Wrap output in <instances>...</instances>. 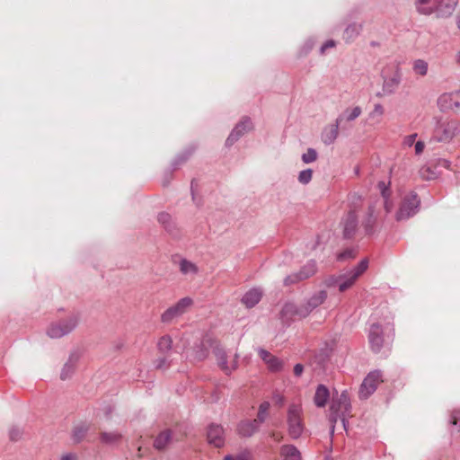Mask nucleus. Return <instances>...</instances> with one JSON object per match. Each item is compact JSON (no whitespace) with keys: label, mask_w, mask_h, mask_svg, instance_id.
<instances>
[{"label":"nucleus","mask_w":460,"mask_h":460,"mask_svg":"<svg viewBox=\"0 0 460 460\" xmlns=\"http://www.w3.org/2000/svg\"><path fill=\"white\" fill-rule=\"evenodd\" d=\"M432 137L437 142L449 143L460 134V123L447 117H434Z\"/></svg>","instance_id":"obj_1"},{"label":"nucleus","mask_w":460,"mask_h":460,"mask_svg":"<svg viewBox=\"0 0 460 460\" xmlns=\"http://www.w3.org/2000/svg\"><path fill=\"white\" fill-rule=\"evenodd\" d=\"M350 409V399L347 391H342V393L338 395L337 398L332 399L330 407V420L332 423V433L334 431V424L337 422L338 419H341L344 429H346L348 422L347 417L349 415Z\"/></svg>","instance_id":"obj_2"},{"label":"nucleus","mask_w":460,"mask_h":460,"mask_svg":"<svg viewBox=\"0 0 460 460\" xmlns=\"http://www.w3.org/2000/svg\"><path fill=\"white\" fill-rule=\"evenodd\" d=\"M287 425L288 435L296 439L301 437L305 429L303 409L300 404L291 403L287 411Z\"/></svg>","instance_id":"obj_3"},{"label":"nucleus","mask_w":460,"mask_h":460,"mask_svg":"<svg viewBox=\"0 0 460 460\" xmlns=\"http://www.w3.org/2000/svg\"><path fill=\"white\" fill-rule=\"evenodd\" d=\"M79 321L78 314L69 315L66 319L51 323L48 328L47 334L52 339H59L75 330Z\"/></svg>","instance_id":"obj_4"},{"label":"nucleus","mask_w":460,"mask_h":460,"mask_svg":"<svg viewBox=\"0 0 460 460\" xmlns=\"http://www.w3.org/2000/svg\"><path fill=\"white\" fill-rule=\"evenodd\" d=\"M367 268L368 261L364 259L350 270L340 274V284L338 290L342 293L351 288L355 285L358 279L367 270Z\"/></svg>","instance_id":"obj_5"},{"label":"nucleus","mask_w":460,"mask_h":460,"mask_svg":"<svg viewBox=\"0 0 460 460\" xmlns=\"http://www.w3.org/2000/svg\"><path fill=\"white\" fill-rule=\"evenodd\" d=\"M193 305V300L189 297L180 299L175 305L167 308L161 315V321L164 323H171L173 319L181 316Z\"/></svg>","instance_id":"obj_6"},{"label":"nucleus","mask_w":460,"mask_h":460,"mask_svg":"<svg viewBox=\"0 0 460 460\" xmlns=\"http://www.w3.org/2000/svg\"><path fill=\"white\" fill-rule=\"evenodd\" d=\"M383 84L382 92L377 93V96H389L394 94L399 88L402 82V72L398 66H394V70L392 75L388 76L382 72Z\"/></svg>","instance_id":"obj_7"},{"label":"nucleus","mask_w":460,"mask_h":460,"mask_svg":"<svg viewBox=\"0 0 460 460\" xmlns=\"http://www.w3.org/2000/svg\"><path fill=\"white\" fill-rule=\"evenodd\" d=\"M419 205L420 199L415 193L411 192L406 195L396 213V220L401 221L412 217L417 212Z\"/></svg>","instance_id":"obj_8"},{"label":"nucleus","mask_w":460,"mask_h":460,"mask_svg":"<svg viewBox=\"0 0 460 460\" xmlns=\"http://www.w3.org/2000/svg\"><path fill=\"white\" fill-rule=\"evenodd\" d=\"M383 381L382 375L379 371L370 372L363 380L358 396L360 399L368 398L377 388V385Z\"/></svg>","instance_id":"obj_9"},{"label":"nucleus","mask_w":460,"mask_h":460,"mask_svg":"<svg viewBox=\"0 0 460 460\" xmlns=\"http://www.w3.org/2000/svg\"><path fill=\"white\" fill-rule=\"evenodd\" d=\"M281 320L289 323L295 320H300L307 317V311L304 309L302 305H297L294 303H286L280 312Z\"/></svg>","instance_id":"obj_10"},{"label":"nucleus","mask_w":460,"mask_h":460,"mask_svg":"<svg viewBox=\"0 0 460 460\" xmlns=\"http://www.w3.org/2000/svg\"><path fill=\"white\" fill-rule=\"evenodd\" d=\"M315 272L316 264L314 261H310L306 264H305L298 272L287 276L284 279V285L290 286L296 284L300 281H303L312 277L313 275H314Z\"/></svg>","instance_id":"obj_11"},{"label":"nucleus","mask_w":460,"mask_h":460,"mask_svg":"<svg viewBox=\"0 0 460 460\" xmlns=\"http://www.w3.org/2000/svg\"><path fill=\"white\" fill-rule=\"evenodd\" d=\"M362 114L360 106H350L346 108L335 119L342 130L349 128L351 123Z\"/></svg>","instance_id":"obj_12"},{"label":"nucleus","mask_w":460,"mask_h":460,"mask_svg":"<svg viewBox=\"0 0 460 460\" xmlns=\"http://www.w3.org/2000/svg\"><path fill=\"white\" fill-rule=\"evenodd\" d=\"M252 128V120L249 118H243L242 120L234 127L230 133L226 143L227 146H232L242 136L249 132Z\"/></svg>","instance_id":"obj_13"},{"label":"nucleus","mask_w":460,"mask_h":460,"mask_svg":"<svg viewBox=\"0 0 460 460\" xmlns=\"http://www.w3.org/2000/svg\"><path fill=\"white\" fill-rule=\"evenodd\" d=\"M214 354L217 362L218 367L224 371L226 374H230L232 371L235 370L237 367V361L235 359H232L230 362L227 361V356L225 350L219 347L214 349Z\"/></svg>","instance_id":"obj_14"},{"label":"nucleus","mask_w":460,"mask_h":460,"mask_svg":"<svg viewBox=\"0 0 460 460\" xmlns=\"http://www.w3.org/2000/svg\"><path fill=\"white\" fill-rule=\"evenodd\" d=\"M328 294L325 290H319L314 292L312 296H310L302 306L304 309L307 311V316L318 306L323 305L324 301L327 299Z\"/></svg>","instance_id":"obj_15"},{"label":"nucleus","mask_w":460,"mask_h":460,"mask_svg":"<svg viewBox=\"0 0 460 460\" xmlns=\"http://www.w3.org/2000/svg\"><path fill=\"white\" fill-rule=\"evenodd\" d=\"M207 438L210 445L216 447H222L225 442V432L223 428L220 425L211 424L208 428Z\"/></svg>","instance_id":"obj_16"},{"label":"nucleus","mask_w":460,"mask_h":460,"mask_svg":"<svg viewBox=\"0 0 460 460\" xmlns=\"http://www.w3.org/2000/svg\"><path fill=\"white\" fill-rule=\"evenodd\" d=\"M382 334L381 326L378 323H373L369 330L368 340L371 349L376 352H378L383 347L384 339Z\"/></svg>","instance_id":"obj_17"},{"label":"nucleus","mask_w":460,"mask_h":460,"mask_svg":"<svg viewBox=\"0 0 460 460\" xmlns=\"http://www.w3.org/2000/svg\"><path fill=\"white\" fill-rule=\"evenodd\" d=\"M456 91L450 93H444L437 100L438 108L441 111H453L455 112Z\"/></svg>","instance_id":"obj_18"},{"label":"nucleus","mask_w":460,"mask_h":460,"mask_svg":"<svg viewBox=\"0 0 460 460\" xmlns=\"http://www.w3.org/2000/svg\"><path fill=\"white\" fill-rule=\"evenodd\" d=\"M458 0H439L435 8L438 17H448L455 11Z\"/></svg>","instance_id":"obj_19"},{"label":"nucleus","mask_w":460,"mask_h":460,"mask_svg":"<svg viewBox=\"0 0 460 460\" xmlns=\"http://www.w3.org/2000/svg\"><path fill=\"white\" fill-rule=\"evenodd\" d=\"M343 234L346 238H350L354 235L358 226V217L355 211H349L342 221Z\"/></svg>","instance_id":"obj_20"},{"label":"nucleus","mask_w":460,"mask_h":460,"mask_svg":"<svg viewBox=\"0 0 460 460\" xmlns=\"http://www.w3.org/2000/svg\"><path fill=\"white\" fill-rule=\"evenodd\" d=\"M340 128L341 126L336 120L334 123L326 126L321 135L322 141L327 146L334 143L339 136Z\"/></svg>","instance_id":"obj_21"},{"label":"nucleus","mask_w":460,"mask_h":460,"mask_svg":"<svg viewBox=\"0 0 460 460\" xmlns=\"http://www.w3.org/2000/svg\"><path fill=\"white\" fill-rule=\"evenodd\" d=\"M260 423L257 420H242L237 427V432L242 437H251L259 429Z\"/></svg>","instance_id":"obj_22"},{"label":"nucleus","mask_w":460,"mask_h":460,"mask_svg":"<svg viewBox=\"0 0 460 460\" xmlns=\"http://www.w3.org/2000/svg\"><path fill=\"white\" fill-rule=\"evenodd\" d=\"M258 353L270 371H279L281 368V361L278 358L271 355L269 351L265 350L264 349H259Z\"/></svg>","instance_id":"obj_23"},{"label":"nucleus","mask_w":460,"mask_h":460,"mask_svg":"<svg viewBox=\"0 0 460 460\" xmlns=\"http://www.w3.org/2000/svg\"><path fill=\"white\" fill-rule=\"evenodd\" d=\"M261 297L262 290L261 288H254L243 295L242 302L246 307L252 308L261 301Z\"/></svg>","instance_id":"obj_24"},{"label":"nucleus","mask_w":460,"mask_h":460,"mask_svg":"<svg viewBox=\"0 0 460 460\" xmlns=\"http://www.w3.org/2000/svg\"><path fill=\"white\" fill-rule=\"evenodd\" d=\"M178 268L180 272L186 277L194 278L199 273V267L191 261L184 258L178 261Z\"/></svg>","instance_id":"obj_25"},{"label":"nucleus","mask_w":460,"mask_h":460,"mask_svg":"<svg viewBox=\"0 0 460 460\" xmlns=\"http://www.w3.org/2000/svg\"><path fill=\"white\" fill-rule=\"evenodd\" d=\"M283 460H302L300 451L293 445H285L280 449Z\"/></svg>","instance_id":"obj_26"},{"label":"nucleus","mask_w":460,"mask_h":460,"mask_svg":"<svg viewBox=\"0 0 460 460\" xmlns=\"http://www.w3.org/2000/svg\"><path fill=\"white\" fill-rule=\"evenodd\" d=\"M362 30L361 23H351L344 30L343 40L346 42L353 41L359 34Z\"/></svg>","instance_id":"obj_27"},{"label":"nucleus","mask_w":460,"mask_h":460,"mask_svg":"<svg viewBox=\"0 0 460 460\" xmlns=\"http://www.w3.org/2000/svg\"><path fill=\"white\" fill-rule=\"evenodd\" d=\"M172 441V431L169 429L162 431L155 439L154 446L156 449L162 450Z\"/></svg>","instance_id":"obj_28"},{"label":"nucleus","mask_w":460,"mask_h":460,"mask_svg":"<svg viewBox=\"0 0 460 460\" xmlns=\"http://www.w3.org/2000/svg\"><path fill=\"white\" fill-rule=\"evenodd\" d=\"M378 189H379L381 195L384 199V208L387 213H390L393 210L394 205L389 200L390 192H389V189H388V184L385 181H380L378 183Z\"/></svg>","instance_id":"obj_29"},{"label":"nucleus","mask_w":460,"mask_h":460,"mask_svg":"<svg viewBox=\"0 0 460 460\" xmlns=\"http://www.w3.org/2000/svg\"><path fill=\"white\" fill-rule=\"evenodd\" d=\"M329 398V391L328 389L323 385H318L315 394H314V403L318 407H323Z\"/></svg>","instance_id":"obj_30"},{"label":"nucleus","mask_w":460,"mask_h":460,"mask_svg":"<svg viewBox=\"0 0 460 460\" xmlns=\"http://www.w3.org/2000/svg\"><path fill=\"white\" fill-rule=\"evenodd\" d=\"M432 0H415V7L419 13L430 15L435 13V8L430 4Z\"/></svg>","instance_id":"obj_31"},{"label":"nucleus","mask_w":460,"mask_h":460,"mask_svg":"<svg viewBox=\"0 0 460 460\" xmlns=\"http://www.w3.org/2000/svg\"><path fill=\"white\" fill-rule=\"evenodd\" d=\"M157 349L161 354L166 355L172 348V339L170 335H164L157 341Z\"/></svg>","instance_id":"obj_32"},{"label":"nucleus","mask_w":460,"mask_h":460,"mask_svg":"<svg viewBox=\"0 0 460 460\" xmlns=\"http://www.w3.org/2000/svg\"><path fill=\"white\" fill-rule=\"evenodd\" d=\"M412 71L415 75L420 76H426L429 71V64L424 59H415L412 62Z\"/></svg>","instance_id":"obj_33"},{"label":"nucleus","mask_w":460,"mask_h":460,"mask_svg":"<svg viewBox=\"0 0 460 460\" xmlns=\"http://www.w3.org/2000/svg\"><path fill=\"white\" fill-rule=\"evenodd\" d=\"M121 434L117 431L102 432L101 434V441L105 444H114L119 441Z\"/></svg>","instance_id":"obj_34"},{"label":"nucleus","mask_w":460,"mask_h":460,"mask_svg":"<svg viewBox=\"0 0 460 460\" xmlns=\"http://www.w3.org/2000/svg\"><path fill=\"white\" fill-rule=\"evenodd\" d=\"M207 356V349H205L203 345H200L196 349H193L191 353L188 357L193 361H201L205 359Z\"/></svg>","instance_id":"obj_35"},{"label":"nucleus","mask_w":460,"mask_h":460,"mask_svg":"<svg viewBox=\"0 0 460 460\" xmlns=\"http://www.w3.org/2000/svg\"><path fill=\"white\" fill-rule=\"evenodd\" d=\"M88 431V426L87 425H78L75 428L73 431V438L75 442H80L84 436L86 435Z\"/></svg>","instance_id":"obj_36"},{"label":"nucleus","mask_w":460,"mask_h":460,"mask_svg":"<svg viewBox=\"0 0 460 460\" xmlns=\"http://www.w3.org/2000/svg\"><path fill=\"white\" fill-rule=\"evenodd\" d=\"M270 406V404L269 402H263L261 403L256 419L260 424L265 421Z\"/></svg>","instance_id":"obj_37"},{"label":"nucleus","mask_w":460,"mask_h":460,"mask_svg":"<svg viewBox=\"0 0 460 460\" xmlns=\"http://www.w3.org/2000/svg\"><path fill=\"white\" fill-rule=\"evenodd\" d=\"M74 369H75V361H73L72 358H69V360L64 365V367L62 368V371L60 374L61 379L65 380V379L68 378L74 372Z\"/></svg>","instance_id":"obj_38"},{"label":"nucleus","mask_w":460,"mask_h":460,"mask_svg":"<svg viewBox=\"0 0 460 460\" xmlns=\"http://www.w3.org/2000/svg\"><path fill=\"white\" fill-rule=\"evenodd\" d=\"M318 157V154L315 149L308 148L307 151L302 155V161L305 164H310L314 162Z\"/></svg>","instance_id":"obj_39"},{"label":"nucleus","mask_w":460,"mask_h":460,"mask_svg":"<svg viewBox=\"0 0 460 460\" xmlns=\"http://www.w3.org/2000/svg\"><path fill=\"white\" fill-rule=\"evenodd\" d=\"M313 171L311 169L303 170L298 174V181L302 184H307L311 181Z\"/></svg>","instance_id":"obj_40"},{"label":"nucleus","mask_w":460,"mask_h":460,"mask_svg":"<svg viewBox=\"0 0 460 460\" xmlns=\"http://www.w3.org/2000/svg\"><path fill=\"white\" fill-rule=\"evenodd\" d=\"M417 138H418L417 133H413V134L405 136L402 139V146L404 148L414 146V145L417 141Z\"/></svg>","instance_id":"obj_41"},{"label":"nucleus","mask_w":460,"mask_h":460,"mask_svg":"<svg viewBox=\"0 0 460 460\" xmlns=\"http://www.w3.org/2000/svg\"><path fill=\"white\" fill-rule=\"evenodd\" d=\"M323 283L327 288H333V287L339 288L340 275L328 276L324 279Z\"/></svg>","instance_id":"obj_42"},{"label":"nucleus","mask_w":460,"mask_h":460,"mask_svg":"<svg viewBox=\"0 0 460 460\" xmlns=\"http://www.w3.org/2000/svg\"><path fill=\"white\" fill-rule=\"evenodd\" d=\"M384 113H385V109H384L383 105L380 103H376L374 105L373 111L370 112L369 116L371 118L382 117L384 115Z\"/></svg>","instance_id":"obj_43"},{"label":"nucleus","mask_w":460,"mask_h":460,"mask_svg":"<svg viewBox=\"0 0 460 460\" xmlns=\"http://www.w3.org/2000/svg\"><path fill=\"white\" fill-rule=\"evenodd\" d=\"M356 255V252L354 250L352 249H348L342 252H341L339 255H338V260L339 261H344V260H347V259H350V258H354Z\"/></svg>","instance_id":"obj_44"},{"label":"nucleus","mask_w":460,"mask_h":460,"mask_svg":"<svg viewBox=\"0 0 460 460\" xmlns=\"http://www.w3.org/2000/svg\"><path fill=\"white\" fill-rule=\"evenodd\" d=\"M249 458H250V454L247 452H243L234 456H226L224 460H249Z\"/></svg>","instance_id":"obj_45"},{"label":"nucleus","mask_w":460,"mask_h":460,"mask_svg":"<svg viewBox=\"0 0 460 460\" xmlns=\"http://www.w3.org/2000/svg\"><path fill=\"white\" fill-rule=\"evenodd\" d=\"M425 146H426V145H425L424 141L417 139V141H416V143L414 145V153H415V155H420L423 153V151L425 149Z\"/></svg>","instance_id":"obj_46"},{"label":"nucleus","mask_w":460,"mask_h":460,"mask_svg":"<svg viewBox=\"0 0 460 460\" xmlns=\"http://www.w3.org/2000/svg\"><path fill=\"white\" fill-rule=\"evenodd\" d=\"M168 367L167 359L166 358H160L155 361V367L157 369L165 368Z\"/></svg>","instance_id":"obj_47"},{"label":"nucleus","mask_w":460,"mask_h":460,"mask_svg":"<svg viewBox=\"0 0 460 460\" xmlns=\"http://www.w3.org/2000/svg\"><path fill=\"white\" fill-rule=\"evenodd\" d=\"M335 47V41L332 40H327L322 47H321V54H324L326 49L334 48Z\"/></svg>","instance_id":"obj_48"},{"label":"nucleus","mask_w":460,"mask_h":460,"mask_svg":"<svg viewBox=\"0 0 460 460\" xmlns=\"http://www.w3.org/2000/svg\"><path fill=\"white\" fill-rule=\"evenodd\" d=\"M77 456L75 453L68 452L65 453L60 456V460H76Z\"/></svg>","instance_id":"obj_49"},{"label":"nucleus","mask_w":460,"mask_h":460,"mask_svg":"<svg viewBox=\"0 0 460 460\" xmlns=\"http://www.w3.org/2000/svg\"><path fill=\"white\" fill-rule=\"evenodd\" d=\"M455 113L456 114H460V90L456 91V104H455Z\"/></svg>","instance_id":"obj_50"},{"label":"nucleus","mask_w":460,"mask_h":460,"mask_svg":"<svg viewBox=\"0 0 460 460\" xmlns=\"http://www.w3.org/2000/svg\"><path fill=\"white\" fill-rule=\"evenodd\" d=\"M170 218H171L170 216L166 213H161L158 216V221L163 225H165L166 223H168L170 221Z\"/></svg>","instance_id":"obj_51"},{"label":"nucleus","mask_w":460,"mask_h":460,"mask_svg":"<svg viewBox=\"0 0 460 460\" xmlns=\"http://www.w3.org/2000/svg\"><path fill=\"white\" fill-rule=\"evenodd\" d=\"M303 370H304V367L303 365L301 364H296L295 367H294V374L296 376H299L302 375L303 373Z\"/></svg>","instance_id":"obj_52"},{"label":"nucleus","mask_w":460,"mask_h":460,"mask_svg":"<svg viewBox=\"0 0 460 460\" xmlns=\"http://www.w3.org/2000/svg\"><path fill=\"white\" fill-rule=\"evenodd\" d=\"M454 62L460 67V48L456 49L454 55Z\"/></svg>","instance_id":"obj_53"},{"label":"nucleus","mask_w":460,"mask_h":460,"mask_svg":"<svg viewBox=\"0 0 460 460\" xmlns=\"http://www.w3.org/2000/svg\"><path fill=\"white\" fill-rule=\"evenodd\" d=\"M429 172V168H423L420 170V174H421V177L425 178V179H431L432 177L431 176H428L425 174V172Z\"/></svg>","instance_id":"obj_54"},{"label":"nucleus","mask_w":460,"mask_h":460,"mask_svg":"<svg viewBox=\"0 0 460 460\" xmlns=\"http://www.w3.org/2000/svg\"><path fill=\"white\" fill-rule=\"evenodd\" d=\"M373 222H374V220H372V221H370V220H369V221L366 224V230H367V233H370V232H371V230H372V228H371V224H372Z\"/></svg>","instance_id":"obj_55"},{"label":"nucleus","mask_w":460,"mask_h":460,"mask_svg":"<svg viewBox=\"0 0 460 460\" xmlns=\"http://www.w3.org/2000/svg\"><path fill=\"white\" fill-rule=\"evenodd\" d=\"M19 435H20V433H19V431H18V430H16V431H12V433H11V438H12V439H16V438L19 437Z\"/></svg>","instance_id":"obj_56"},{"label":"nucleus","mask_w":460,"mask_h":460,"mask_svg":"<svg viewBox=\"0 0 460 460\" xmlns=\"http://www.w3.org/2000/svg\"><path fill=\"white\" fill-rule=\"evenodd\" d=\"M456 25L457 28L460 30V13L456 16Z\"/></svg>","instance_id":"obj_57"},{"label":"nucleus","mask_w":460,"mask_h":460,"mask_svg":"<svg viewBox=\"0 0 460 460\" xmlns=\"http://www.w3.org/2000/svg\"><path fill=\"white\" fill-rule=\"evenodd\" d=\"M452 419V424L456 425L457 423V418L455 415H453Z\"/></svg>","instance_id":"obj_58"},{"label":"nucleus","mask_w":460,"mask_h":460,"mask_svg":"<svg viewBox=\"0 0 460 460\" xmlns=\"http://www.w3.org/2000/svg\"><path fill=\"white\" fill-rule=\"evenodd\" d=\"M369 209H370V217H373V213H374V208H370Z\"/></svg>","instance_id":"obj_59"},{"label":"nucleus","mask_w":460,"mask_h":460,"mask_svg":"<svg viewBox=\"0 0 460 460\" xmlns=\"http://www.w3.org/2000/svg\"><path fill=\"white\" fill-rule=\"evenodd\" d=\"M278 402H282V398L278 399Z\"/></svg>","instance_id":"obj_60"}]
</instances>
